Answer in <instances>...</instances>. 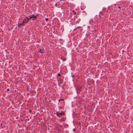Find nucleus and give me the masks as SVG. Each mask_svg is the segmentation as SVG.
<instances>
[{
  "instance_id": "nucleus-1",
  "label": "nucleus",
  "mask_w": 133,
  "mask_h": 133,
  "mask_svg": "<svg viewBox=\"0 0 133 133\" xmlns=\"http://www.w3.org/2000/svg\"><path fill=\"white\" fill-rule=\"evenodd\" d=\"M64 114V113H63V111H62L61 113H59L58 112H57L56 113V114L57 115L58 117H61L62 115Z\"/></svg>"
},
{
  "instance_id": "nucleus-2",
  "label": "nucleus",
  "mask_w": 133,
  "mask_h": 133,
  "mask_svg": "<svg viewBox=\"0 0 133 133\" xmlns=\"http://www.w3.org/2000/svg\"><path fill=\"white\" fill-rule=\"evenodd\" d=\"M29 20V19L27 18H26V19H24L23 21V23H27L28 21Z\"/></svg>"
},
{
  "instance_id": "nucleus-3",
  "label": "nucleus",
  "mask_w": 133,
  "mask_h": 133,
  "mask_svg": "<svg viewBox=\"0 0 133 133\" xmlns=\"http://www.w3.org/2000/svg\"><path fill=\"white\" fill-rule=\"evenodd\" d=\"M38 16V15H36V16H34L33 17V18H32V20H34L35 19H36L37 18V16Z\"/></svg>"
},
{
  "instance_id": "nucleus-4",
  "label": "nucleus",
  "mask_w": 133,
  "mask_h": 133,
  "mask_svg": "<svg viewBox=\"0 0 133 133\" xmlns=\"http://www.w3.org/2000/svg\"><path fill=\"white\" fill-rule=\"evenodd\" d=\"M24 25V23H22L19 24L18 25V26L19 27H21V25Z\"/></svg>"
},
{
  "instance_id": "nucleus-5",
  "label": "nucleus",
  "mask_w": 133,
  "mask_h": 133,
  "mask_svg": "<svg viewBox=\"0 0 133 133\" xmlns=\"http://www.w3.org/2000/svg\"><path fill=\"white\" fill-rule=\"evenodd\" d=\"M40 52L41 53H43L44 52V49H42V50L40 49Z\"/></svg>"
},
{
  "instance_id": "nucleus-6",
  "label": "nucleus",
  "mask_w": 133,
  "mask_h": 133,
  "mask_svg": "<svg viewBox=\"0 0 133 133\" xmlns=\"http://www.w3.org/2000/svg\"><path fill=\"white\" fill-rule=\"evenodd\" d=\"M34 16V15H31L30 16H29V17H30V18L29 19H30L32 18H33V17Z\"/></svg>"
},
{
  "instance_id": "nucleus-7",
  "label": "nucleus",
  "mask_w": 133,
  "mask_h": 133,
  "mask_svg": "<svg viewBox=\"0 0 133 133\" xmlns=\"http://www.w3.org/2000/svg\"><path fill=\"white\" fill-rule=\"evenodd\" d=\"M45 20L47 21L48 20V18H46V19H45Z\"/></svg>"
},
{
  "instance_id": "nucleus-8",
  "label": "nucleus",
  "mask_w": 133,
  "mask_h": 133,
  "mask_svg": "<svg viewBox=\"0 0 133 133\" xmlns=\"http://www.w3.org/2000/svg\"><path fill=\"white\" fill-rule=\"evenodd\" d=\"M60 75H60V74H58V76H60Z\"/></svg>"
},
{
  "instance_id": "nucleus-9",
  "label": "nucleus",
  "mask_w": 133,
  "mask_h": 133,
  "mask_svg": "<svg viewBox=\"0 0 133 133\" xmlns=\"http://www.w3.org/2000/svg\"><path fill=\"white\" fill-rule=\"evenodd\" d=\"M77 28L78 29L79 28V27H78Z\"/></svg>"
},
{
  "instance_id": "nucleus-10",
  "label": "nucleus",
  "mask_w": 133,
  "mask_h": 133,
  "mask_svg": "<svg viewBox=\"0 0 133 133\" xmlns=\"http://www.w3.org/2000/svg\"><path fill=\"white\" fill-rule=\"evenodd\" d=\"M9 89H7V91H9Z\"/></svg>"
},
{
  "instance_id": "nucleus-11",
  "label": "nucleus",
  "mask_w": 133,
  "mask_h": 133,
  "mask_svg": "<svg viewBox=\"0 0 133 133\" xmlns=\"http://www.w3.org/2000/svg\"><path fill=\"white\" fill-rule=\"evenodd\" d=\"M118 8H120V7H118Z\"/></svg>"
},
{
  "instance_id": "nucleus-12",
  "label": "nucleus",
  "mask_w": 133,
  "mask_h": 133,
  "mask_svg": "<svg viewBox=\"0 0 133 133\" xmlns=\"http://www.w3.org/2000/svg\"><path fill=\"white\" fill-rule=\"evenodd\" d=\"M1 125H2V124H1Z\"/></svg>"
}]
</instances>
